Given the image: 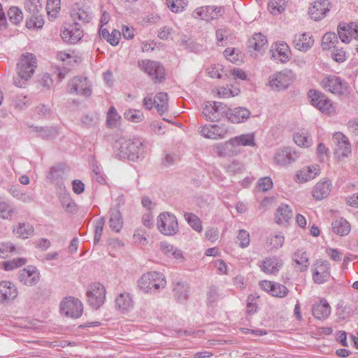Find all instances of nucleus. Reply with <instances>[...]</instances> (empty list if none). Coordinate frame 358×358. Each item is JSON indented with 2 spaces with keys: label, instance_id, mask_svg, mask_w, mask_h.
Returning <instances> with one entry per match:
<instances>
[{
  "label": "nucleus",
  "instance_id": "nucleus-1",
  "mask_svg": "<svg viewBox=\"0 0 358 358\" xmlns=\"http://www.w3.org/2000/svg\"><path fill=\"white\" fill-rule=\"evenodd\" d=\"M113 149L120 158L132 161L143 157L145 153L143 141L141 138L126 139L120 137L115 141Z\"/></svg>",
  "mask_w": 358,
  "mask_h": 358
},
{
  "label": "nucleus",
  "instance_id": "nucleus-2",
  "mask_svg": "<svg viewBox=\"0 0 358 358\" xmlns=\"http://www.w3.org/2000/svg\"><path fill=\"white\" fill-rule=\"evenodd\" d=\"M36 66V58L34 54L23 53L17 64L18 76L14 78V85L18 87H24L25 82L34 74Z\"/></svg>",
  "mask_w": 358,
  "mask_h": 358
},
{
  "label": "nucleus",
  "instance_id": "nucleus-3",
  "mask_svg": "<svg viewBox=\"0 0 358 358\" xmlns=\"http://www.w3.org/2000/svg\"><path fill=\"white\" fill-rule=\"evenodd\" d=\"M166 285V280L163 273L150 271L144 273L138 281L139 288L145 293L158 291Z\"/></svg>",
  "mask_w": 358,
  "mask_h": 358
},
{
  "label": "nucleus",
  "instance_id": "nucleus-4",
  "mask_svg": "<svg viewBox=\"0 0 358 358\" xmlns=\"http://www.w3.org/2000/svg\"><path fill=\"white\" fill-rule=\"evenodd\" d=\"M157 227L159 232L165 236H173L179 231L176 217L169 212H163L158 215Z\"/></svg>",
  "mask_w": 358,
  "mask_h": 358
},
{
  "label": "nucleus",
  "instance_id": "nucleus-5",
  "mask_svg": "<svg viewBox=\"0 0 358 358\" xmlns=\"http://www.w3.org/2000/svg\"><path fill=\"white\" fill-rule=\"evenodd\" d=\"M294 79L295 74L294 72L286 69L270 76L268 85L273 90L280 91L287 88Z\"/></svg>",
  "mask_w": 358,
  "mask_h": 358
},
{
  "label": "nucleus",
  "instance_id": "nucleus-6",
  "mask_svg": "<svg viewBox=\"0 0 358 358\" xmlns=\"http://www.w3.org/2000/svg\"><path fill=\"white\" fill-rule=\"evenodd\" d=\"M138 66L155 83H161L165 79L164 68L157 62L148 59L139 61Z\"/></svg>",
  "mask_w": 358,
  "mask_h": 358
},
{
  "label": "nucleus",
  "instance_id": "nucleus-7",
  "mask_svg": "<svg viewBox=\"0 0 358 358\" xmlns=\"http://www.w3.org/2000/svg\"><path fill=\"white\" fill-rule=\"evenodd\" d=\"M92 85L86 77L76 76L68 83V92L70 94L89 97L92 94Z\"/></svg>",
  "mask_w": 358,
  "mask_h": 358
},
{
  "label": "nucleus",
  "instance_id": "nucleus-8",
  "mask_svg": "<svg viewBox=\"0 0 358 358\" xmlns=\"http://www.w3.org/2000/svg\"><path fill=\"white\" fill-rule=\"evenodd\" d=\"M86 294L88 303L92 308L97 309L105 301L106 289L102 284L95 282L88 287Z\"/></svg>",
  "mask_w": 358,
  "mask_h": 358
},
{
  "label": "nucleus",
  "instance_id": "nucleus-9",
  "mask_svg": "<svg viewBox=\"0 0 358 358\" xmlns=\"http://www.w3.org/2000/svg\"><path fill=\"white\" fill-rule=\"evenodd\" d=\"M332 142L335 145L334 155L341 161L351 154V145L348 138L341 132H336L332 137Z\"/></svg>",
  "mask_w": 358,
  "mask_h": 358
},
{
  "label": "nucleus",
  "instance_id": "nucleus-10",
  "mask_svg": "<svg viewBox=\"0 0 358 358\" xmlns=\"http://www.w3.org/2000/svg\"><path fill=\"white\" fill-rule=\"evenodd\" d=\"M227 106L221 102H208L203 108L202 115L207 120L217 121L227 117Z\"/></svg>",
  "mask_w": 358,
  "mask_h": 358
},
{
  "label": "nucleus",
  "instance_id": "nucleus-11",
  "mask_svg": "<svg viewBox=\"0 0 358 358\" xmlns=\"http://www.w3.org/2000/svg\"><path fill=\"white\" fill-rule=\"evenodd\" d=\"M60 309L66 316L78 318L83 311V303L78 299L72 296L66 297L60 303Z\"/></svg>",
  "mask_w": 358,
  "mask_h": 358
},
{
  "label": "nucleus",
  "instance_id": "nucleus-12",
  "mask_svg": "<svg viewBox=\"0 0 358 358\" xmlns=\"http://www.w3.org/2000/svg\"><path fill=\"white\" fill-rule=\"evenodd\" d=\"M308 95L311 104L318 108L321 112L327 114L332 112V103L324 94L318 91L310 90Z\"/></svg>",
  "mask_w": 358,
  "mask_h": 358
},
{
  "label": "nucleus",
  "instance_id": "nucleus-13",
  "mask_svg": "<svg viewBox=\"0 0 358 358\" xmlns=\"http://www.w3.org/2000/svg\"><path fill=\"white\" fill-rule=\"evenodd\" d=\"M323 88L333 94L344 95L348 94V87L345 83L335 76H329L324 78L322 81Z\"/></svg>",
  "mask_w": 358,
  "mask_h": 358
},
{
  "label": "nucleus",
  "instance_id": "nucleus-14",
  "mask_svg": "<svg viewBox=\"0 0 358 358\" xmlns=\"http://www.w3.org/2000/svg\"><path fill=\"white\" fill-rule=\"evenodd\" d=\"M313 280L315 283L322 284L327 282L330 276V264L328 261L318 259L312 270Z\"/></svg>",
  "mask_w": 358,
  "mask_h": 358
},
{
  "label": "nucleus",
  "instance_id": "nucleus-15",
  "mask_svg": "<svg viewBox=\"0 0 358 358\" xmlns=\"http://www.w3.org/2000/svg\"><path fill=\"white\" fill-rule=\"evenodd\" d=\"M299 154L294 148L284 147L278 149L274 156V162L280 166H287L294 162Z\"/></svg>",
  "mask_w": 358,
  "mask_h": 358
},
{
  "label": "nucleus",
  "instance_id": "nucleus-16",
  "mask_svg": "<svg viewBox=\"0 0 358 358\" xmlns=\"http://www.w3.org/2000/svg\"><path fill=\"white\" fill-rule=\"evenodd\" d=\"M18 279L24 285L31 287L40 281L41 274L36 267L27 266L19 271Z\"/></svg>",
  "mask_w": 358,
  "mask_h": 358
},
{
  "label": "nucleus",
  "instance_id": "nucleus-17",
  "mask_svg": "<svg viewBox=\"0 0 358 358\" xmlns=\"http://www.w3.org/2000/svg\"><path fill=\"white\" fill-rule=\"evenodd\" d=\"M18 295L16 285L8 280L0 282V303H10L14 301Z\"/></svg>",
  "mask_w": 358,
  "mask_h": 358
},
{
  "label": "nucleus",
  "instance_id": "nucleus-18",
  "mask_svg": "<svg viewBox=\"0 0 358 358\" xmlns=\"http://www.w3.org/2000/svg\"><path fill=\"white\" fill-rule=\"evenodd\" d=\"M330 8L331 3L329 0H318L309 8L308 13L313 20L318 21L326 16Z\"/></svg>",
  "mask_w": 358,
  "mask_h": 358
},
{
  "label": "nucleus",
  "instance_id": "nucleus-19",
  "mask_svg": "<svg viewBox=\"0 0 358 358\" xmlns=\"http://www.w3.org/2000/svg\"><path fill=\"white\" fill-rule=\"evenodd\" d=\"M259 285L272 296L277 298H285L289 292L286 286L278 282L263 280L259 282Z\"/></svg>",
  "mask_w": 358,
  "mask_h": 358
},
{
  "label": "nucleus",
  "instance_id": "nucleus-20",
  "mask_svg": "<svg viewBox=\"0 0 358 358\" xmlns=\"http://www.w3.org/2000/svg\"><path fill=\"white\" fill-rule=\"evenodd\" d=\"M224 8L222 6H206L196 8L194 14L202 20L210 21L222 15Z\"/></svg>",
  "mask_w": 358,
  "mask_h": 358
},
{
  "label": "nucleus",
  "instance_id": "nucleus-21",
  "mask_svg": "<svg viewBox=\"0 0 358 358\" xmlns=\"http://www.w3.org/2000/svg\"><path fill=\"white\" fill-rule=\"evenodd\" d=\"M227 132L224 125L206 124L201 127L199 133L206 138H223Z\"/></svg>",
  "mask_w": 358,
  "mask_h": 358
},
{
  "label": "nucleus",
  "instance_id": "nucleus-22",
  "mask_svg": "<svg viewBox=\"0 0 358 358\" xmlns=\"http://www.w3.org/2000/svg\"><path fill=\"white\" fill-rule=\"evenodd\" d=\"M71 17L79 27L90 22L93 17L92 13L87 8L80 7L77 3L71 6Z\"/></svg>",
  "mask_w": 358,
  "mask_h": 358
},
{
  "label": "nucleus",
  "instance_id": "nucleus-23",
  "mask_svg": "<svg viewBox=\"0 0 358 358\" xmlns=\"http://www.w3.org/2000/svg\"><path fill=\"white\" fill-rule=\"evenodd\" d=\"M270 52L272 58L281 63H285L289 59V48L284 42L275 43L272 45Z\"/></svg>",
  "mask_w": 358,
  "mask_h": 358
},
{
  "label": "nucleus",
  "instance_id": "nucleus-24",
  "mask_svg": "<svg viewBox=\"0 0 358 358\" xmlns=\"http://www.w3.org/2000/svg\"><path fill=\"white\" fill-rule=\"evenodd\" d=\"M283 262L276 256L266 258L259 264L261 270L267 274H275L282 266Z\"/></svg>",
  "mask_w": 358,
  "mask_h": 358
},
{
  "label": "nucleus",
  "instance_id": "nucleus-25",
  "mask_svg": "<svg viewBox=\"0 0 358 358\" xmlns=\"http://www.w3.org/2000/svg\"><path fill=\"white\" fill-rule=\"evenodd\" d=\"M216 155L220 157H233L239 155V151L234 147L231 138L213 146Z\"/></svg>",
  "mask_w": 358,
  "mask_h": 358
},
{
  "label": "nucleus",
  "instance_id": "nucleus-26",
  "mask_svg": "<svg viewBox=\"0 0 358 358\" xmlns=\"http://www.w3.org/2000/svg\"><path fill=\"white\" fill-rule=\"evenodd\" d=\"M250 111L244 107H237L233 109L228 108L227 118L232 123H241L250 116Z\"/></svg>",
  "mask_w": 358,
  "mask_h": 358
},
{
  "label": "nucleus",
  "instance_id": "nucleus-27",
  "mask_svg": "<svg viewBox=\"0 0 358 358\" xmlns=\"http://www.w3.org/2000/svg\"><path fill=\"white\" fill-rule=\"evenodd\" d=\"M83 35V31L79 25L74 23L63 30L61 36L67 43H76L81 39Z\"/></svg>",
  "mask_w": 358,
  "mask_h": 358
},
{
  "label": "nucleus",
  "instance_id": "nucleus-28",
  "mask_svg": "<svg viewBox=\"0 0 358 358\" xmlns=\"http://www.w3.org/2000/svg\"><path fill=\"white\" fill-rule=\"evenodd\" d=\"M314 43V40L306 34H296L293 39L294 47L301 51L306 52Z\"/></svg>",
  "mask_w": 358,
  "mask_h": 358
},
{
  "label": "nucleus",
  "instance_id": "nucleus-29",
  "mask_svg": "<svg viewBox=\"0 0 358 358\" xmlns=\"http://www.w3.org/2000/svg\"><path fill=\"white\" fill-rule=\"evenodd\" d=\"M231 138L234 147L239 151V154L241 152L240 146L254 147L255 145V134L253 133L244 134Z\"/></svg>",
  "mask_w": 358,
  "mask_h": 358
},
{
  "label": "nucleus",
  "instance_id": "nucleus-30",
  "mask_svg": "<svg viewBox=\"0 0 358 358\" xmlns=\"http://www.w3.org/2000/svg\"><path fill=\"white\" fill-rule=\"evenodd\" d=\"M312 312L317 319H326L331 313V307L325 299H322L317 303L313 306Z\"/></svg>",
  "mask_w": 358,
  "mask_h": 358
},
{
  "label": "nucleus",
  "instance_id": "nucleus-31",
  "mask_svg": "<svg viewBox=\"0 0 358 358\" xmlns=\"http://www.w3.org/2000/svg\"><path fill=\"white\" fill-rule=\"evenodd\" d=\"M331 183L328 180L317 182L312 191L313 196L317 200L327 197L331 191Z\"/></svg>",
  "mask_w": 358,
  "mask_h": 358
},
{
  "label": "nucleus",
  "instance_id": "nucleus-32",
  "mask_svg": "<svg viewBox=\"0 0 358 358\" xmlns=\"http://www.w3.org/2000/svg\"><path fill=\"white\" fill-rule=\"evenodd\" d=\"M109 226L115 232H119L122 228L123 220L118 207L113 208L110 210Z\"/></svg>",
  "mask_w": 358,
  "mask_h": 358
},
{
  "label": "nucleus",
  "instance_id": "nucleus-33",
  "mask_svg": "<svg viewBox=\"0 0 358 358\" xmlns=\"http://www.w3.org/2000/svg\"><path fill=\"white\" fill-rule=\"evenodd\" d=\"M13 232L17 237L26 239L34 234V229L29 223L20 222L13 227Z\"/></svg>",
  "mask_w": 358,
  "mask_h": 358
},
{
  "label": "nucleus",
  "instance_id": "nucleus-34",
  "mask_svg": "<svg viewBox=\"0 0 358 358\" xmlns=\"http://www.w3.org/2000/svg\"><path fill=\"white\" fill-rule=\"evenodd\" d=\"M294 143L303 148H310L313 145V140L308 131L306 129H301L293 135Z\"/></svg>",
  "mask_w": 358,
  "mask_h": 358
},
{
  "label": "nucleus",
  "instance_id": "nucleus-35",
  "mask_svg": "<svg viewBox=\"0 0 358 358\" xmlns=\"http://www.w3.org/2000/svg\"><path fill=\"white\" fill-rule=\"evenodd\" d=\"M320 171L319 165H313L303 168L296 176L300 182H303L315 178L319 174Z\"/></svg>",
  "mask_w": 358,
  "mask_h": 358
},
{
  "label": "nucleus",
  "instance_id": "nucleus-36",
  "mask_svg": "<svg viewBox=\"0 0 358 358\" xmlns=\"http://www.w3.org/2000/svg\"><path fill=\"white\" fill-rule=\"evenodd\" d=\"M189 292V287L184 282H178L173 288L174 297L179 303H184L187 300Z\"/></svg>",
  "mask_w": 358,
  "mask_h": 358
},
{
  "label": "nucleus",
  "instance_id": "nucleus-37",
  "mask_svg": "<svg viewBox=\"0 0 358 358\" xmlns=\"http://www.w3.org/2000/svg\"><path fill=\"white\" fill-rule=\"evenodd\" d=\"M292 217V210L288 205L281 204L275 213L276 222L279 224H285Z\"/></svg>",
  "mask_w": 358,
  "mask_h": 358
},
{
  "label": "nucleus",
  "instance_id": "nucleus-38",
  "mask_svg": "<svg viewBox=\"0 0 358 358\" xmlns=\"http://www.w3.org/2000/svg\"><path fill=\"white\" fill-rule=\"evenodd\" d=\"M331 226L333 231L341 236L348 234L350 231V223L343 218L334 220Z\"/></svg>",
  "mask_w": 358,
  "mask_h": 358
},
{
  "label": "nucleus",
  "instance_id": "nucleus-39",
  "mask_svg": "<svg viewBox=\"0 0 358 358\" xmlns=\"http://www.w3.org/2000/svg\"><path fill=\"white\" fill-rule=\"evenodd\" d=\"M154 102L159 115H163L168 111V94L166 93H157L155 96Z\"/></svg>",
  "mask_w": 358,
  "mask_h": 358
},
{
  "label": "nucleus",
  "instance_id": "nucleus-40",
  "mask_svg": "<svg viewBox=\"0 0 358 358\" xmlns=\"http://www.w3.org/2000/svg\"><path fill=\"white\" fill-rule=\"evenodd\" d=\"M293 260L299 265L301 271L307 270L309 265V258L306 251L297 250L293 255Z\"/></svg>",
  "mask_w": 358,
  "mask_h": 358
},
{
  "label": "nucleus",
  "instance_id": "nucleus-41",
  "mask_svg": "<svg viewBox=\"0 0 358 358\" xmlns=\"http://www.w3.org/2000/svg\"><path fill=\"white\" fill-rule=\"evenodd\" d=\"M31 104V99L24 94H15L12 98V106L17 110H22Z\"/></svg>",
  "mask_w": 358,
  "mask_h": 358
},
{
  "label": "nucleus",
  "instance_id": "nucleus-42",
  "mask_svg": "<svg viewBox=\"0 0 358 358\" xmlns=\"http://www.w3.org/2000/svg\"><path fill=\"white\" fill-rule=\"evenodd\" d=\"M116 306L122 311H127L133 307V301L128 293L120 294L115 300Z\"/></svg>",
  "mask_w": 358,
  "mask_h": 358
},
{
  "label": "nucleus",
  "instance_id": "nucleus-43",
  "mask_svg": "<svg viewBox=\"0 0 358 358\" xmlns=\"http://www.w3.org/2000/svg\"><path fill=\"white\" fill-rule=\"evenodd\" d=\"M338 35L343 43H349L352 37H354L353 31L349 27V24H339L337 29Z\"/></svg>",
  "mask_w": 358,
  "mask_h": 358
},
{
  "label": "nucleus",
  "instance_id": "nucleus-44",
  "mask_svg": "<svg viewBox=\"0 0 358 358\" xmlns=\"http://www.w3.org/2000/svg\"><path fill=\"white\" fill-rule=\"evenodd\" d=\"M284 241L285 236L282 234L279 233L271 234L268 237L266 244L271 250H278L283 245Z\"/></svg>",
  "mask_w": 358,
  "mask_h": 358
},
{
  "label": "nucleus",
  "instance_id": "nucleus-45",
  "mask_svg": "<svg viewBox=\"0 0 358 358\" xmlns=\"http://www.w3.org/2000/svg\"><path fill=\"white\" fill-rule=\"evenodd\" d=\"M266 42L267 40L265 36L261 33H256L249 40L248 46L252 48L255 50L259 51L266 45Z\"/></svg>",
  "mask_w": 358,
  "mask_h": 358
},
{
  "label": "nucleus",
  "instance_id": "nucleus-46",
  "mask_svg": "<svg viewBox=\"0 0 358 358\" xmlns=\"http://www.w3.org/2000/svg\"><path fill=\"white\" fill-rule=\"evenodd\" d=\"M288 0H271L268 4V9L274 15L280 14L285 10Z\"/></svg>",
  "mask_w": 358,
  "mask_h": 358
},
{
  "label": "nucleus",
  "instance_id": "nucleus-47",
  "mask_svg": "<svg viewBox=\"0 0 358 358\" xmlns=\"http://www.w3.org/2000/svg\"><path fill=\"white\" fill-rule=\"evenodd\" d=\"M124 117L132 122H141L144 119L143 112L136 109H128L124 112Z\"/></svg>",
  "mask_w": 358,
  "mask_h": 358
},
{
  "label": "nucleus",
  "instance_id": "nucleus-48",
  "mask_svg": "<svg viewBox=\"0 0 358 358\" xmlns=\"http://www.w3.org/2000/svg\"><path fill=\"white\" fill-rule=\"evenodd\" d=\"M32 131L36 133V135L43 138H49L56 134V129L53 127H32Z\"/></svg>",
  "mask_w": 358,
  "mask_h": 358
},
{
  "label": "nucleus",
  "instance_id": "nucleus-49",
  "mask_svg": "<svg viewBox=\"0 0 358 358\" xmlns=\"http://www.w3.org/2000/svg\"><path fill=\"white\" fill-rule=\"evenodd\" d=\"M184 217L187 223L196 231H201L202 226L200 219L192 213H185Z\"/></svg>",
  "mask_w": 358,
  "mask_h": 358
},
{
  "label": "nucleus",
  "instance_id": "nucleus-50",
  "mask_svg": "<svg viewBox=\"0 0 358 358\" xmlns=\"http://www.w3.org/2000/svg\"><path fill=\"white\" fill-rule=\"evenodd\" d=\"M8 16L10 22L13 24H20L23 20V15L20 9L13 6L8 10Z\"/></svg>",
  "mask_w": 358,
  "mask_h": 358
},
{
  "label": "nucleus",
  "instance_id": "nucleus-51",
  "mask_svg": "<svg viewBox=\"0 0 358 358\" xmlns=\"http://www.w3.org/2000/svg\"><path fill=\"white\" fill-rule=\"evenodd\" d=\"M27 262V259L24 257H18L5 262L3 263V268L6 271H11L26 264Z\"/></svg>",
  "mask_w": 358,
  "mask_h": 358
},
{
  "label": "nucleus",
  "instance_id": "nucleus-52",
  "mask_svg": "<svg viewBox=\"0 0 358 358\" xmlns=\"http://www.w3.org/2000/svg\"><path fill=\"white\" fill-rule=\"evenodd\" d=\"M60 201L62 207L66 212L72 213L77 210L76 203L71 199L69 194L63 195L60 199Z\"/></svg>",
  "mask_w": 358,
  "mask_h": 358
},
{
  "label": "nucleus",
  "instance_id": "nucleus-53",
  "mask_svg": "<svg viewBox=\"0 0 358 358\" xmlns=\"http://www.w3.org/2000/svg\"><path fill=\"white\" fill-rule=\"evenodd\" d=\"M14 213V209L10 204L5 201H0V218L10 219Z\"/></svg>",
  "mask_w": 358,
  "mask_h": 358
},
{
  "label": "nucleus",
  "instance_id": "nucleus-54",
  "mask_svg": "<svg viewBox=\"0 0 358 358\" xmlns=\"http://www.w3.org/2000/svg\"><path fill=\"white\" fill-rule=\"evenodd\" d=\"M259 296L257 294H251L247 299V313L252 315L257 311L258 305L257 303Z\"/></svg>",
  "mask_w": 358,
  "mask_h": 358
},
{
  "label": "nucleus",
  "instance_id": "nucleus-55",
  "mask_svg": "<svg viewBox=\"0 0 358 358\" xmlns=\"http://www.w3.org/2000/svg\"><path fill=\"white\" fill-rule=\"evenodd\" d=\"M338 43V38L335 33L329 32L325 34L322 40V45L324 49H330L335 43Z\"/></svg>",
  "mask_w": 358,
  "mask_h": 358
},
{
  "label": "nucleus",
  "instance_id": "nucleus-56",
  "mask_svg": "<svg viewBox=\"0 0 358 358\" xmlns=\"http://www.w3.org/2000/svg\"><path fill=\"white\" fill-rule=\"evenodd\" d=\"M166 4L170 10L174 13L182 11L187 5L185 0H166Z\"/></svg>",
  "mask_w": 358,
  "mask_h": 358
},
{
  "label": "nucleus",
  "instance_id": "nucleus-57",
  "mask_svg": "<svg viewBox=\"0 0 358 358\" xmlns=\"http://www.w3.org/2000/svg\"><path fill=\"white\" fill-rule=\"evenodd\" d=\"M105 223V220L103 217H100L96 220L94 222V243L96 244L99 242L101 234L103 229V225Z\"/></svg>",
  "mask_w": 358,
  "mask_h": 358
},
{
  "label": "nucleus",
  "instance_id": "nucleus-58",
  "mask_svg": "<svg viewBox=\"0 0 358 358\" xmlns=\"http://www.w3.org/2000/svg\"><path fill=\"white\" fill-rule=\"evenodd\" d=\"M227 171L232 174L239 173L245 170L243 163L239 161L234 160L226 166Z\"/></svg>",
  "mask_w": 358,
  "mask_h": 358
},
{
  "label": "nucleus",
  "instance_id": "nucleus-59",
  "mask_svg": "<svg viewBox=\"0 0 358 358\" xmlns=\"http://www.w3.org/2000/svg\"><path fill=\"white\" fill-rule=\"evenodd\" d=\"M220 295L218 288L215 285H211L206 292V300L208 304H212L216 302L220 298Z\"/></svg>",
  "mask_w": 358,
  "mask_h": 358
},
{
  "label": "nucleus",
  "instance_id": "nucleus-60",
  "mask_svg": "<svg viewBox=\"0 0 358 358\" xmlns=\"http://www.w3.org/2000/svg\"><path fill=\"white\" fill-rule=\"evenodd\" d=\"M120 116L117 113L115 107H110L107 113V123L110 127L116 126L117 122L120 120Z\"/></svg>",
  "mask_w": 358,
  "mask_h": 358
},
{
  "label": "nucleus",
  "instance_id": "nucleus-61",
  "mask_svg": "<svg viewBox=\"0 0 358 358\" xmlns=\"http://www.w3.org/2000/svg\"><path fill=\"white\" fill-rule=\"evenodd\" d=\"M60 1H57L56 3H51L47 1L46 10L48 15L51 18L56 17L57 13L60 10Z\"/></svg>",
  "mask_w": 358,
  "mask_h": 358
},
{
  "label": "nucleus",
  "instance_id": "nucleus-62",
  "mask_svg": "<svg viewBox=\"0 0 358 358\" xmlns=\"http://www.w3.org/2000/svg\"><path fill=\"white\" fill-rule=\"evenodd\" d=\"M41 8L40 0H28L25 3V9L33 15L37 14Z\"/></svg>",
  "mask_w": 358,
  "mask_h": 358
},
{
  "label": "nucleus",
  "instance_id": "nucleus-63",
  "mask_svg": "<svg viewBox=\"0 0 358 358\" xmlns=\"http://www.w3.org/2000/svg\"><path fill=\"white\" fill-rule=\"evenodd\" d=\"M237 238L240 241L239 246L242 248H247L250 244V234L246 230L238 231Z\"/></svg>",
  "mask_w": 358,
  "mask_h": 358
},
{
  "label": "nucleus",
  "instance_id": "nucleus-64",
  "mask_svg": "<svg viewBox=\"0 0 358 358\" xmlns=\"http://www.w3.org/2000/svg\"><path fill=\"white\" fill-rule=\"evenodd\" d=\"M329 149L325 146V145L322 143H320L317 147V154L320 159V161L323 162L326 159H327L329 156Z\"/></svg>",
  "mask_w": 358,
  "mask_h": 358
}]
</instances>
